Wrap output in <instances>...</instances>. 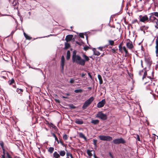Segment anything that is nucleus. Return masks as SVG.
I'll list each match as a JSON object with an SVG mask.
<instances>
[{
    "instance_id": "nucleus-1",
    "label": "nucleus",
    "mask_w": 158,
    "mask_h": 158,
    "mask_svg": "<svg viewBox=\"0 0 158 158\" xmlns=\"http://www.w3.org/2000/svg\"><path fill=\"white\" fill-rule=\"evenodd\" d=\"M82 56L84 59H82L80 55H77V51L74 50L72 56L73 62L82 66H84L85 62L89 61V57L85 54H83Z\"/></svg>"
},
{
    "instance_id": "nucleus-2",
    "label": "nucleus",
    "mask_w": 158,
    "mask_h": 158,
    "mask_svg": "<svg viewBox=\"0 0 158 158\" xmlns=\"http://www.w3.org/2000/svg\"><path fill=\"white\" fill-rule=\"evenodd\" d=\"M149 19L151 22L155 23V27L158 29V12H155L151 13Z\"/></svg>"
},
{
    "instance_id": "nucleus-3",
    "label": "nucleus",
    "mask_w": 158,
    "mask_h": 158,
    "mask_svg": "<svg viewBox=\"0 0 158 158\" xmlns=\"http://www.w3.org/2000/svg\"><path fill=\"white\" fill-rule=\"evenodd\" d=\"M155 85L154 82L151 81L149 83V84L146 85V87L147 92L150 94L152 93L153 89H155Z\"/></svg>"
},
{
    "instance_id": "nucleus-4",
    "label": "nucleus",
    "mask_w": 158,
    "mask_h": 158,
    "mask_svg": "<svg viewBox=\"0 0 158 158\" xmlns=\"http://www.w3.org/2000/svg\"><path fill=\"white\" fill-rule=\"evenodd\" d=\"M94 100V98L93 97H91L86 100L82 106V109L83 110L86 109L91 103Z\"/></svg>"
},
{
    "instance_id": "nucleus-5",
    "label": "nucleus",
    "mask_w": 158,
    "mask_h": 158,
    "mask_svg": "<svg viewBox=\"0 0 158 158\" xmlns=\"http://www.w3.org/2000/svg\"><path fill=\"white\" fill-rule=\"evenodd\" d=\"M96 117L103 120H106L107 118V115L103 113L102 111L98 112L96 114Z\"/></svg>"
},
{
    "instance_id": "nucleus-6",
    "label": "nucleus",
    "mask_w": 158,
    "mask_h": 158,
    "mask_svg": "<svg viewBox=\"0 0 158 158\" xmlns=\"http://www.w3.org/2000/svg\"><path fill=\"white\" fill-rule=\"evenodd\" d=\"M119 50L122 53H123V52L125 53V56L126 57L127 56L129 55V53L127 50V49L125 46H124L122 47L121 46V45H119L118 46Z\"/></svg>"
},
{
    "instance_id": "nucleus-7",
    "label": "nucleus",
    "mask_w": 158,
    "mask_h": 158,
    "mask_svg": "<svg viewBox=\"0 0 158 158\" xmlns=\"http://www.w3.org/2000/svg\"><path fill=\"white\" fill-rule=\"evenodd\" d=\"M113 142L114 144H117L120 143L124 144L126 141L122 138L117 139L113 140Z\"/></svg>"
},
{
    "instance_id": "nucleus-8",
    "label": "nucleus",
    "mask_w": 158,
    "mask_h": 158,
    "mask_svg": "<svg viewBox=\"0 0 158 158\" xmlns=\"http://www.w3.org/2000/svg\"><path fill=\"white\" fill-rule=\"evenodd\" d=\"M99 137L101 140L110 141L112 140V137L109 136H105L100 135L99 136Z\"/></svg>"
},
{
    "instance_id": "nucleus-9",
    "label": "nucleus",
    "mask_w": 158,
    "mask_h": 158,
    "mask_svg": "<svg viewBox=\"0 0 158 158\" xmlns=\"http://www.w3.org/2000/svg\"><path fill=\"white\" fill-rule=\"evenodd\" d=\"M126 46L130 50H131L134 48L132 42L129 39L126 40Z\"/></svg>"
},
{
    "instance_id": "nucleus-10",
    "label": "nucleus",
    "mask_w": 158,
    "mask_h": 158,
    "mask_svg": "<svg viewBox=\"0 0 158 158\" xmlns=\"http://www.w3.org/2000/svg\"><path fill=\"white\" fill-rule=\"evenodd\" d=\"M139 21L140 22L145 23V22H148L149 20V18L147 15L143 16L142 15L139 16Z\"/></svg>"
},
{
    "instance_id": "nucleus-11",
    "label": "nucleus",
    "mask_w": 158,
    "mask_h": 158,
    "mask_svg": "<svg viewBox=\"0 0 158 158\" xmlns=\"http://www.w3.org/2000/svg\"><path fill=\"white\" fill-rule=\"evenodd\" d=\"M106 103L105 99H102L101 101L99 102L97 105V107L98 108L103 107Z\"/></svg>"
},
{
    "instance_id": "nucleus-12",
    "label": "nucleus",
    "mask_w": 158,
    "mask_h": 158,
    "mask_svg": "<svg viewBox=\"0 0 158 158\" xmlns=\"http://www.w3.org/2000/svg\"><path fill=\"white\" fill-rule=\"evenodd\" d=\"M156 40V53L157 56H158V37L155 38Z\"/></svg>"
},
{
    "instance_id": "nucleus-13",
    "label": "nucleus",
    "mask_w": 158,
    "mask_h": 158,
    "mask_svg": "<svg viewBox=\"0 0 158 158\" xmlns=\"http://www.w3.org/2000/svg\"><path fill=\"white\" fill-rule=\"evenodd\" d=\"M65 58L64 56H62L61 60V66L62 67V69L63 70L64 65Z\"/></svg>"
},
{
    "instance_id": "nucleus-14",
    "label": "nucleus",
    "mask_w": 158,
    "mask_h": 158,
    "mask_svg": "<svg viewBox=\"0 0 158 158\" xmlns=\"http://www.w3.org/2000/svg\"><path fill=\"white\" fill-rule=\"evenodd\" d=\"M12 5L13 8L14 9H17L18 7V1L16 0H14L12 2Z\"/></svg>"
},
{
    "instance_id": "nucleus-15",
    "label": "nucleus",
    "mask_w": 158,
    "mask_h": 158,
    "mask_svg": "<svg viewBox=\"0 0 158 158\" xmlns=\"http://www.w3.org/2000/svg\"><path fill=\"white\" fill-rule=\"evenodd\" d=\"M73 35H69L66 36L65 40L67 41H70L72 39Z\"/></svg>"
},
{
    "instance_id": "nucleus-16",
    "label": "nucleus",
    "mask_w": 158,
    "mask_h": 158,
    "mask_svg": "<svg viewBox=\"0 0 158 158\" xmlns=\"http://www.w3.org/2000/svg\"><path fill=\"white\" fill-rule=\"evenodd\" d=\"M145 62L148 65H150L151 64L152 60L150 57H146L145 59Z\"/></svg>"
},
{
    "instance_id": "nucleus-17",
    "label": "nucleus",
    "mask_w": 158,
    "mask_h": 158,
    "mask_svg": "<svg viewBox=\"0 0 158 158\" xmlns=\"http://www.w3.org/2000/svg\"><path fill=\"white\" fill-rule=\"evenodd\" d=\"M93 51L94 52V54L95 55L99 56L100 55V53L97 51L95 48H93Z\"/></svg>"
},
{
    "instance_id": "nucleus-18",
    "label": "nucleus",
    "mask_w": 158,
    "mask_h": 158,
    "mask_svg": "<svg viewBox=\"0 0 158 158\" xmlns=\"http://www.w3.org/2000/svg\"><path fill=\"white\" fill-rule=\"evenodd\" d=\"M58 152L59 153L60 157H63L66 154V152L64 150H60V151H58Z\"/></svg>"
},
{
    "instance_id": "nucleus-19",
    "label": "nucleus",
    "mask_w": 158,
    "mask_h": 158,
    "mask_svg": "<svg viewBox=\"0 0 158 158\" xmlns=\"http://www.w3.org/2000/svg\"><path fill=\"white\" fill-rule=\"evenodd\" d=\"M53 156L55 158H60L59 153L57 152H55L53 153Z\"/></svg>"
},
{
    "instance_id": "nucleus-20",
    "label": "nucleus",
    "mask_w": 158,
    "mask_h": 158,
    "mask_svg": "<svg viewBox=\"0 0 158 158\" xmlns=\"http://www.w3.org/2000/svg\"><path fill=\"white\" fill-rule=\"evenodd\" d=\"M75 123L77 124H82L83 123V121L82 120L79 119H77L75 121Z\"/></svg>"
},
{
    "instance_id": "nucleus-21",
    "label": "nucleus",
    "mask_w": 158,
    "mask_h": 158,
    "mask_svg": "<svg viewBox=\"0 0 158 158\" xmlns=\"http://www.w3.org/2000/svg\"><path fill=\"white\" fill-rule=\"evenodd\" d=\"M99 121L98 120H92L91 121V123L94 125H97L99 123Z\"/></svg>"
},
{
    "instance_id": "nucleus-22",
    "label": "nucleus",
    "mask_w": 158,
    "mask_h": 158,
    "mask_svg": "<svg viewBox=\"0 0 158 158\" xmlns=\"http://www.w3.org/2000/svg\"><path fill=\"white\" fill-rule=\"evenodd\" d=\"M71 54L70 51L68 50L67 52L66 59L69 60Z\"/></svg>"
},
{
    "instance_id": "nucleus-23",
    "label": "nucleus",
    "mask_w": 158,
    "mask_h": 158,
    "mask_svg": "<svg viewBox=\"0 0 158 158\" xmlns=\"http://www.w3.org/2000/svg\"><path fill=\"white\" fill-rule=\"evenodd\" d=\"M54 151V148L52 147H49L48 150V152L52 154Z\"/></svg>"
},
{
    "instance_id": "nucleus-24",
    "label": "nucleus",
    "mask_w": 158,
    "mask_h": 158,
    "mask_svg": "<svg viewBox=\"0 0 158 158\" xmlns=\"http://www.w3.org/2000/svg\"><path fill=\"white\" fill-rule=\"evenodd\" d=\"M98 77L99 80V84L100 85L102 84L103 83V81L101 76L100 75L98 74Z\"/></svg>"
},
{
    "instance_id": "nucleus-25",
    "label": "nucleus",
    "mask_w": 158,
    "mask_h": 158,
    "mask_svg": "<svg viewBox=\"0 0 158 158\" xmlns=\"http://www.w3.org/2000/svg\"><path fill=\"white\" fill-rule=\"evenodd\" d=\"M23 34L27 40H31L32 38L27 35L25 32H24Z\"/></svg>"
},
{
    "instance_id": "nucleus-26",
    "label": "nucleus",
    "mask_w": 158,
    "mask_h": 158,
    "mask_svg": "<svg viewBox=\"0 0 158 158\" xmlns=\"http://www.w3.org/2000/svg\"><path fill=\"white\" fill-rule=\"evenodd\" d=\"M79 136L80 138L84 139H86V138L82 133L80 132L78 133Z\"/></svg>"
},
{
    "instance_id": "nucleus-27",
    "label": "nucleus",
    "mask_w": 158,
    "mask_h": 158,
    "mask_svg": "<svg viewBox=\"0 0 158 158\" xmlns=\"http://www.w3.org/2000/svg\"><path fill=\"white\" fill-rule=\"evenodd\" d=\"M15 82V80L13 78L11 79L8 81V83L10 85L14 84Z\"/></svg>"
},
{
    "instance_id": "nucleus-28",
    "label": "nucleus",
    "mask_w": 158,
    "mask_h": 158,
    "mask_svg": "<svg viewBox=\"0 0 158 158\" xmlns=\"http://www.w3.org/2000/svg\"><path fill=\"white\" fill-rule=\"evenodd\" d=\"M65 47L64 48L65 49H67L69 48L70 47V44L68 43H65Z\"/></svg>"
},
{
    "instance_id": "nucleus-29",
    "label": "nucleus",
    "mask_w": 158,
    "mask_h": 158,
    "mask_svg": "<svg viewBox=\"0 0 158 158\" xmlns=\"http://www.w3.org/2000/svg\"><path fill=\"white\" fill-rule=\"evenodd\" d=\"M107 47V46L106 45V46H103V47H98L97 48L101 51H103V49H104L106 47Z\"/></svg>"
},
{
    "instance_id": "nucleus-30",
    "label": "nucleus",
    "mask_w": 158,
    "mask_h": 158,
    "mask_svg": "<svg viewBox=\"0 0 158 158\" xmlns=\"http://www.w3.org/2000/svg\"><path fill=\"white\" fill-rule=\"evenodd\" d=\"M148 27H147L145 26H143L141 27L140 29L141 31H143L144 30H146L148 29Z\"/></svg>"
},
{
    "instance_id": "nucleus-31",
    "label": "nucleus",
    "mask_w": 158,
    "mask_h": 158,
    "mask_svg": "<svg viewBox=\"0 0 158 158\" xmlns=\"http://www.w3.org/2000/svg\"><path fill=\"white\" fill-rule=\"evenodd\" d=\"M16 92L19 94H22L23 92V90L22 89H19L18 88L17 89Z\"/></svg>"
},
{
    "instance_id": "nucleus-32",
    "label": "nucleus",
    "mask_w": 158,
    "mask_h": 158,
    "mask_svg": "<svg viewBox=\"0 0 158 158\" xmlns=\"http://www.w3.org/2000/svg\"><path fill=\"white\" fill-rule=\"evenodd\" d=\"M143 76L142 77V79L143 80L145 78H146V76H147V72L146 71L144 70L143 73Z\"/></svg>"
},
{
    "instance_id": "nucleus-33",
    "label": "nucleus",
    "mask_w": 158,
    "mask_h": 158,
    "mask_svg": "<svg viewBox=\"0 0 158 158\" xmlns=\"http://www.w3.org/2000/svg\"><path fill=\"white\" fill-rule=\"evenodd\" d=\"M0 145L1 146L3 150L4 151V143L2 141H0Z\"/></svg>"
},
{
    "instance_id": "nucleus-34",
    "label": "nucleus",
    "mask_w": 158,
    "mask_h": 158,
    "mask_svg": "<svg viewBox=\"0 0 158 158\" xmlns=\"http://www.w3.org/2000/svg\"><path fill=\"white\" fill-rule=\"evenodd\" d=\"M108 42H109V44H110L111 46H113L114 45V41L113 40H109Z\"/></svg>"
},
{
    "instance_id": "nucleus-35",
    "label": "nucleus",
    "mask_w": 158,
    "mask_h": 158,
    "mask_svg": "<svg viewBox=\"0 0 158 158\" xmlns=\"http://www.w3.org/2000/svg\"><path fill=\"white\" fill-rule=\"evenodd\" d=\"M83 90L82 89H76L74 92L76 93H81L82 92Z\"/></svg>"
},
{
    "instance_id": "nucleus-36",
    "label": "nucleus",
    "mask_w": 158,
    "mask_h": 158,
    "mask_svg": "<svg viewBox=\"0 0 158 158\" xmlns=\"http://www.w3.org/2000/svg\"><path fill=\"white\" fill-rule=\"evenodd\" d=\"M66 158H69V156L71 157L73 156L72 154L69 152H67L66 153Z\"/></svg>"
},
{
    "instance_id": "nucleus-37",
    "label": "nucleus",
    "mask_w": 158,
    "mask_h": 158,
    "mask_svg": "<svg viewBox=\"0 0 158 158\" xmlns=\"http://www.w3.org/2000/svg\"><path fill=\"white\" fill-rule=\"evenodd\" d=\"M135 137L137 140L138 141H140V139L139 135L137 134H136L135 135Z\"/></svg>"
},
{
    "instance_id": "nucleus-38",
    "label": "nucleus",
    "mask_w": 158,
    "mask_h": 158,
    "mask_svg": "<svg viewBox=\"0 0 158 158\" xmlns=\"http://www.w3.org/2000/svg\"><path fill=\"white\" fill-rule=\"evenodd\" d=\"M87 153L88 154V155L90 156H92V154L91 152V151L89 150H87Z\"/></svg>"
},
{
    "instance_id": "nucleus-39",
    "label": "nucleus",
    "mask_w": 158,
    "mask_h": 158,
    "mask_svg": "<svg viewBox=\"0 0 158 158\" xmlns=\"http://www.w3.org/2000/svg\"><path fill=\"white\" fill-rule=\"evenodd\" d=\"M52 136L55 138V140L57 141H58V139L57 136L55 135V134L54 133H52Z\"/></svg>"
},
{
    "instance_id": "nucleus-40",
    "label": "nucleus",
    "mask_w": 158,
    "mask_h": 158,
    "mask_svg": "<svg viewBox=\"0 0 158 158\" xmlns=\"http://www.w3.org/2000/svg\"><path fill=\"white\" fill-rule=\"evenodd\" d=\"M63 139L64 140H66L68 139V136L66 134H64L63 136Z\"/></svg>"
},
{
    "instance_id": "nucleus-41",
    "label": "nucleus",
    "mask_w": 158,
    "mask_h": 158,
    "mask_svg": "<svg viewBox=\"0 0 158 158\" xmlns=\"http://www.w3.org/2000/svg\"><path fill=\"white\" fill-rule=\"evenodd\" d=\"M144 70L143 69L140 71L139 72V74L141 76L142 75H143V71H144Z\"/></svg>"
},
{
    "instance_id": "nucleus-42",
    "label": "nucleus",
    "mask_w": 158,
    "mask_h": 158,
    "mask_svg": "<svg viewBox=\"0 0 158 158\" xmlns=\"http://www.w3.org/2000/svg\"><path fill=\"white\" fill-rule=\"evenodd\" d=\"M111 52L113 53H116V50L114 48H113L110 50Z\"/></svg>"
},
{
    "instance_id": "nucleus-43",
    "label": "nucleus",
    "mask_w": 158,
    "mask_h": 158,
    "mask_svg": "<svg viewBox=\"0 0 158 158\" xmlns=\"http://www.w3.org/2000/svg\"><path fill=\"white\" fill-rule=\"evenodd\" d=\"M89 48L87 46H85L84 48V50L85 51H87L89 49Z\"/></svg>"
},
{
    "instance_id": "nucleus-44",
    "label": "nucleus",
    "mask_w": 158,
    "mask_h": 158,
    "mask_svg": "<svg viewBox=\"0 0 158 158\" xmlns=\"http://www.w3.org/2000/svg\"><path fill=\"white\" fill-rule=\"evenodd\" d=\"M97 140L95 139H94L93 140V143L94 144L95 146H96L97 145Z\"/></svg>"
},
{
    "instance_id": "nucleus-45",
    "label": "nucleus",
    "mask_w": 158,
    "mask_h": 158,
    "mask_svg": "<svg viewBox=\"0 0 158 158\" xmlns=\"http://www.w3.org/2000/svg\"><path fill=\"white\" fill-rule=\"evenodd\" d=\"M138 22V20L136 19H135L133 20L132 22V23L133 24L136 23Z\"/></svg>"
},
{
    "instance_id": "nucleus-46",
    "label": "nucleus",
    "mask_w": 158,
    "mask_h": 158,
    "mask_svg": "<svg viewBox=\"0 0 158 158\" xmlns=\"http://www.w3.org/2000/svg\"><path fill=\"white\" fill-rule=\"evenodd\" d=\"M79 35L80 37H81L82 38H84V34L83 33H80L79 34Z\"/></svg>"
},
{
    "instance_id": "nucleus-47",
    "label": "nucleus",
    "mask_w": 158,
    "mask_h": 158,
    "mask_svg": "<svg viewBox=\"0 0 158 158\" xmlns=\"http://www.w3.org/2000/svg\"><path fill=\"white\" fill-rule=\"evenodd\" d=\"M74 80L73 79H71L70 81V83L72 84L74 83Z\"/></svg>"
},
{
    "instance_id": "nucleus-48",
    "label": "nucleus",
    "mask_w": 158,
    "mask_h": 158,
    "mask_svg": "<svg viewBox=\"0 0 158 158\" xmlns=\"http://www.w3.org/2000/svg\"><path fill=\"white\" fill-rule=\"evenodd\" d=\"M7 156L8 158H12L11 156L10 155V154L7 153H6Z\"/></svg>"
},
{
    "instance_id": "nucleus-49",
    "label": "nucleus",
    "mask_w": 158,
    "mask_h": 158,
    "mask_svg": "<svg viewBox=\"0 0 158 158\" xmlns=\"http://www.w3.org/2000/svg\"><path fill=\"white\" fill-rule=\"evenodd\" d=\"M70 107L72 109H75L76 108L75 106H74L73 104L71 105Z\"/></svg>"
},
{
    "instance_id": "nucleus-50",
    "label": "nucleus",
    "mask_w": 158,
    "mask_h": 158,
    "mask_svg": "<svg viewBox=\"0 0 158 158\" xmlns=\"http://www.w3.org/2000/svg\"><path fill=\"white\" fill-rule=\"evenodd\" d=\"M86 75V74L85 73H82L81 74V77H84V76H85Z\"/></svg>"
},
{
    "instance_id": "nucleus-51",
    "label": "nucleus",
    "mask_w": 158,
    "mask_h": 158,
    "mask_svg": "<svg viewBox=\"0 0 158 158\" xmlns=\"http://www.w3.org/2000/svg\"><path fill=\"white\" fill-rule=\"evenodd\" d=\"M88 75L89 76V77L90 78L92 79V76L90 74V73H88Z\"/></svg>"
},
{
    "instance_id": "nucleus-52",
    "label": "nucleus",
    "mask_w": 158,
    "mask_h": 158,
    "mask_svg": "<svg viewBox=\"0 0 158 158\" xmlns=\"http://www.w3.org/2000/svg\"><path fill=\"white\" fill-rule=\"evenodd\" d=\"M147 78H149L151 80L153 78V76H152V77H151V76H148L147 77Z\"/></svg>"
},
{
    "instance_id": "nucleus-53",
    "label": "nucleus",
    "mask_w": 158,
    "mask_h": 158,
    "mask_svg": "<svg viewBox=\"0 0 158 158\" xmlns=\"http://www.w3.org/2000/svg\"><path fill=\"white\" fill-rule=\"evenodd\" d=\"M76 43L77 44H78L79 45H81V43L80 42H79L77 41H76Z\"/></svg>"
},
{
    "instance_id": "nucleus-54",
    "label": "nucleus",
    "mask_w": 158,
    "mask_h": 158,
    "mask_svg": "<svg viewBox=\"0 0 158 158\" xmlns=\"http://www.w3.org/2000/svg\"><path fill=\"white\" fill-rule=\"evenodd\" d=\"M109 154L110 155V156L112 158H113V156H112V155L111 153V152H110L109 153Z\"/></svg>"
},
{
    "instance_id": "nucleus-55",
    "label": "nucleus",
    "mask_w": 158,
    "mask_h": 158,
    "mask_svg": "<svg viewBox=\"0 0 158 158\" xmlns=\"http://www.w3.org/2000/svg\"><path fill=\"white\" fill-rule=\"evenodd\" d=\"M60 143L62 144V145L64 146V143L63 141H60Z\"/></svg>"
},
{
    "instance_id": "nucleus-56",
    "label": "nucleus",
    "mask_w": 158,
    "mask_h": 158,
    "mask_svg": "<svg viewBox=\"0 0 158 158\" xmlns=\"http://www.w3.org/2000/svg\"><path fill=\"white\" fill-rule=\"evenodd\" d=\"M62 97V98H66V99L69 98L68 97L64 96H63Z\"/></svg>"
},
{
    "instance_id": "nucleus-57",
    "label": "nucleus",
    "mask_w": 158,
    "mask_h": 158,
    "mask_svg": "<svg viewBox=\"0 0 158 158\" xmlns=\"http://www.w3.org/2000/svg\"><path fill=\"white\" fill-rule=\"evenodd\" d=\"M104 55H105V53L104 52L101 56V57H103Z\"/></svg>"
},
{
    "instance_id": "nucleus-58",
    "label": "nucleus",
    "mask_w": 158,
    "mask_h": 158,
    "mask_svg": "<svg viewBox=\"0 0 158 158\" xmlns=\"http://www.w3.org/2000/svg\"><path fill=\"white\" fill-rule=\"evenodd\" d=\"M15 30L14 31H12L11 33V34L12 35H13V34L15 32Z\"/></svg>"
},
{
    "instance_id": "nucleus-59",
    "label": "nucleus",
    "mask_w": 158,
    "mask_h": 158,
    "mask_svg": "<svg viewBox=\"0 0 158 158\" xmlns=\"http://www.w3.org/2000/svg\"><path fill=\"white\" fill-rule=\"evenodd\" d=\"M65 95H66L67 96H69L70 95V94L69 93H66L65 94Z\"/></svg>"
},
{
    "instance_id": "nucleus-60",
    "label": "nucleus",
    "mask_w": 158,
    "mask_h": 158,
    "mask_svg": "<svg viewBox=\"0 0 158 158\" xmlns=\"http://www.w3.org/2000/svg\"><path fill=\"white\" fill-rule=\"evenodd\" d=\"M2 158H6L4 155L2 156Z\"/></svg>"
},
{
    "instance_id": "nucleus-61",
    "label": "nucleus",
    "mask_w": 158,
    "mask_h": 158,
    "mask_svg": "<svg viewBox=\"0 0 158 158\" xmlns=\"http://www.w3.org/2000/svg\"><path fill=\"white\" fill-rule=\"evenodd\" d=\"M152 1L154 2L158 1V0H152Z\"/></svg>"
},
{
    "instance_id": "nucleus-62",
    "label": "nucleus",
    "mask_w": 158,
    "mask_h": 158,
    "mask_svg": "<svg viewBox=\"0 0 158 158\" xmlns=\"http://www.w3.org/2000/svg\"><path fill=\"white\" fill-rule=\"evenodd\" d=\"M94 158H98L95 155L94 156Z\"/></svg>"
},
{
    "instance_id": "nucleus-63",
    "label": "nucleus",
    "mask_w": 158,
    "mask_h": 158,
    "mask_svg": "<svg viewBox=\"0 0 158 158\" xmlns=\"http://www.w3.org/2000/svg\"><path fill=\"white\" fill-rule=\"evenodd\" d=\"M13 87L15 88H16V85H13Z\"/></svg>"
},
{
    "instance_id": "nucleus-64",
    "label": "nucleus",
    "mask_w": 158,
    "mask_h": 158,
    "mask_svg": "<svg viewBox=\"0 0 158 158\" xmlns=\"http://www.w3.org/2000/svg\"><path fill=\"white\" fill-rule=\"evenodd\" d=\"M141 49H142V50L143 51V46H141Z\"/></svg>"
}]
</instances>
